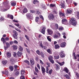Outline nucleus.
<instances>
[{"label": "nucleus", "instance_id": "obj_1", "mask_svg": "<svg viewBox=\"0 0 79 79\" xmlns=\"http://www.w3.org/2000/svg\"><path fill=\"white\" fill-rule=\"evenodd\" d=\"M70 23L72 24L73 26H75L77 24V22L76 21V19L73 18H72L70 21Z\"/></svg>", "mask_w": 79, "mask_h": 79}, {"label": "nucleus", "instance_id": "obj_2", "mask_svg": "<svg viewBox=\"0 0 79 79\" xmlns=\"http://www.w3.org/2000/svg\"><path fill=\"white\" fill-rule=\"evenodd\" d=\"M22 54L23 53L22 52H20L19 51H18L17 54L16 53H14L13 54V56L14 57H15L16 56V57H21V56L22 55Z\"/></svg>", "mask_w": 79, "mask_h": 79}, {"label": "nucleus", "instance_id": "obj_3", "mask_svg": "<svg viewBox=\"0 0 79 79\" xmlns=\"http://www.w3.org/2000/svg\"><path fill=\"white\" fill-rule=\"evenodd\" d=\"M54 54L55 55V56H54V58H55L56 60H58V59H59L60 58V56L58 54V52H54Z\"/></svg>", "mask_w": 79, "mask_h": 79}, {"label": "nucleus", "instance_id": "obj_4", "mask_svg": "<svg viewBox=\"0 0 79 79\" xmlns=\"http://www.w3.org/2000/svg\"><path fill=\"white\" fill-rule=\"evenodd\" d=\"M53 57L52 56H50L48 57V60L52 63H54V60H53Z\"/></svg>", "mask_w": 79, "mask_h": 79}, {"label": "nucleus", "instance_id": "obj_5", "mask_svg": "<svg viewBox=\"0 0 79 79\" xmlns=\"http://www.w3.org/2000/svg\"><path fill=\"white\" fill-rule=\"evenodd\" d=\"M41 27L42 29L41 31V32H42L43 34H45V29H46V28L44 26H42Z\"/></svg>", "mask_w": 79, "mask_h": 79}, {"label": "nucleus", "instance_id": "obj_6", "mask_svg": "<svg viewBox=\"0 0 79 79\" xmlns=\"http://www.w3.org/2000/svg\"><path fill=\"white\" fill-rule=\"evenodd\" d=\"M26 16L28 18H30V19H31L33 20V16H32V15L31 14H26Z\"/></svg>", "mask_w": 79, "mask_h": 79}, {"label": "nucleus", "instance_id": "obj_7", "mask_svg": "<svg viewBox=\"0 0 79 79\" xmlns=\"http://www.w3.org/2000/svg\"><path fill=\"white\" fill-rule=\"evenodd\" d=\"M62 23L64 24H68V21L67 20L65 19H62Z\"/></svg>", "mask_w": 79, "mask_h": 79}, {"label": "nucleus", "instance_id": "obj_8", "mask_svg": "<svg viewBox=\"0 0 79 79\" xmlns=\"http://www.w3.org/2000/svg\"><path fill=\"white\" fill-rule=\"evenodd\" d=\"M47 31L48 33V34H49V35H52V34H53V31H52V30L50 29H48L47 30Z\"/></svg>", "mask_w": 79, "mask_h": 79}, {"label": "nucleus", "instance_id": "obj_9", "mask_svg": "<svg viewBox=\"0 0 79 79\" xmlns=\"http://www.w3.org/2000/svg\"><path fill=\"white\" fill-rule=\"evenodd\" d=\"M59 14L60 15V16L61 18H62V17L63 18H64V14L62 13V12L60 11L59 12Z\"/></svg>", "mask_w": 79, "mask_h": 79}, {"label": "nucleus", "instance_id": "obj_10", "mask_svg": "<svg viewBox=\"0 0 79 79\" xmlns=\"http://www.w3.org/2000/svg\"><path fill=\"white\" fill-rule=\"evenodd\" d=\"M49 19H54V16L53 15L51 14H50V15L48 16Z\"/></svg>", "mask_w": 79, "mask_h": 79}, {"label": "nucleus", "instance_id": "obj_11", "mask_svg": "<svg viewBox=\"0 0 79 79\" xmlns=\"http://www.w3.org/2000/svg\"><path fill=\"white\" fill-rule=\"evenodd\" d=\"M73 9H68L67 10V12L68 14H71L73 12Z\"/></svg>", "mask_w": 79, "mask_h": 79}, {"label": "nucleus", "instance_id": "obj_12", "mask_svg": "<svg viewBox=\"0 0 79 79\" xmlns=\"http://www.w3.org/2000/svg\"><path fill=\"white\" fill-rule=\"evenodd\" d=\"M41 69L43 74L44 75H45V73L46 72L45 71V69L44 67H42V66H41Z\"/></svg>", "mask_w": 79, "mask_h": 79}, {"label": "nucleus", "instance_id": "obj_13", "mask_svg": "<svg viewBox=\"0 0 79 79\" xmlns=\"http://www.w3.org/2000/svg\"><path fill=\"white\" fill-rule=\"evenodd\" d=\"M55 65L56 70H58L60 69V66H59V65L57 64H55Z\"/></svg>", "mask_w": 79, "mask_h": 79}, {"label": "nucleus", "instance_id": "obj_14", "mask_svg": "<svg viewBox=\"0 0 79 79\" xmlns=\"http://www.w3.org/2000/svg\"><path fill=\"white\" fill-rule=\"evenodd\" d=\"M30 62L32 64V65H34V60L32 58L30 59Z\"/></svg>", "mask_w": 79, "mask_h": 79}, {"label": "nucleus", "instance_id": "obj_15", "mask_svg": "<svg viewBox=\"0 0 79 79\" xmlns=\"http://www.w3.org/2000/svg\"><path fill=\"white\" fill-rule=\"evenodd\" d=\"M7 18H10V19H13V16L11 15L8 14L7 15Z\"/></svg>", "mask_w": 79, "mask_h": 79}, {"label": "nucleus", "instance_id": "obj_16", "mask_svg": "<svg viewBox=\"0 0 79 79\" xmlns=\"http://www.w3.org/2000/svg\"><path fill=\"white\" fill-rule=\"evenodd\" d=\"M66 45V43L65 42H63L62 43L60 44V46L61 47H65Z\"/></svg>", "mask_w": 79, "mask_h": 79}, {"label": "nucleus", "instance_id": "obj_17", "mask_svg": "<svg viewBox=\"0 0 79 79\" xmlns=\"http://www.w3.org/2000/svg\"><path fill=\"white\" fill-rule=\"evenodd\" d=\"M9 9H10V7H9L7 9H4L3 8H2V7H1L0 8V10L1 11H7L8 10H9Z\"/></svg>", "mask_w": 79, "mask_h": 79}, {"label": "nucleus", "instance_id": "obj_18", "mask_svg": "<svg viewBox=\"0 0 79 79\" xmlns=\"http://www.w3.org/2000/svg\"><path fill=\"white\" fill-rule=\"evenodd\" d=\"M47 52L48 53L50 54H52V52H53V51H52V50L50 49H49L47 50Z\"/></svg>", "mask_w": 79, "mask_h": 79}, {"label": "nucleus", "instance_id": "obj_19", "mask_svg": "<svg viewBox=\"0 0 79 79\" xmlns=\"http://www.w3.org/2000/svg\"><path fill=\"white\" fill-rule=\"evenodd\" d=\"M64 71H65L66 73H68L69 72V69H68L66 67H65L64 68Z\"/></svg>", "mask_w": 79, "mask_h": 79}, {"label": "nucleus", "instance_id": "obj_20", "mask_svg": "<svg viewBox=\"0 0 79 79\" xmlns=\"http://www.w3.org/2000/svg\"><path fill=\"white\" fill-rule=\"evenodd\" d=\"M6 54H7V57H8V58H10L11 57V53H10V52H7Z\"/></svg>", "mask_w": 79, "mask_h": 79}, {"label": "nucleus", "instance_id": "obj_21", "mask_svg": "<svg viewBox=\"0 0 79 79\" xmlns=\"http://www.w3.org/2000/svg\"><path fill=\"white\" fill-rule=\"evenodd\" d=\"M60 47V46H59V45L57 44H55V49H58V48H59Z\"/></svg>", "mask_w": 79, "mask_h": 79}, {"label": "nucleus", "instance_id": "obj_22", "mask_svg": "<svg viewBox=\"0 0 79 79\" xmlns=\"http://www.w3.org/2000/svg\"><path fill=\"white\" fill-rule=\"evenodd\" d=\"M64 76L66 78V79H70V77L68 74L65 75Z\"/></svg>", "mask_w": 79, "mask_h": 79}, {"label": "nucleus", "instance_id": "obj_23", "mask_svg": "<svg viewBox=\"0 0 79 79\" xmlns=\"http://www.w3.org/2000/svg\"><path fill=\"white\" fill-rule=\"evenodd\" d=\"M58 64L60 65L61 66L64 65V62H58Z\"/></svg>", "mask_w": 79, "mask_h": 79}, {"label": "nucleus", "instance_id": "obj_24", "mask_svg": "<svg viewBox=\"0 0 79 79\" xmlns=\"http://www.w3.org/2000/svg\"><path fill=\"white\" fill-rule=\"evenodd\" d=\"M18 35H12V36L14 39H17Z\"/></svg>", "mask_w": 79, "mask_h": 79}, {"label": "nucleus", "instance_id": "obj_25", "mask_svg": "<svg viewBox=\"0 0 79 79\" xmlns=\"http://www.w3.org/2000/svg\"><path fill=\"white\" fill-rule=\"evenodd\" d=\"M10 63H14L15 62V60H14V59L13 58H11L10 59Z\"/></svg>", "mask_w": 79, "mask_h": 79}, {"label": "nucleus", "instance_id": "obj_26", "mask_svg": "<svg viewBox=\"0 0 79 79\" xmlns=\"http://www.w3.org/2000/svg\"><path fill=\"white\" fill-rule=\"evenodd\" d=\"M64 3H61V7L62 8H65V5L64 4Z\"/></svg>", "mask_w": 79, "mask_h": 79}, {"label": "nucleus", "instance_id": "obj_27", "mask_svg": "<svg viewBox=\"0 0 79 79\" xmlns=\"http://www.w3.org/2000/svg\"><path fill=\"white\" fill-rule=\"evenodd\" d=\"M13 35H18V32L15 30H13Z\"/></svg>", "mask_w": 79, "mask_h": 79}, {"label": "nucleus", "instance_id": "obj_28", "mask_svg": "<svg viewBox=\"0 0 79 79\" xmlns=\"http://www.w3.org/2000/svg\"><path fill=\"white\" fill-rule=\"evenodd\" d=\"M73 56H74L75 60H76L77 59V57L76 56V53L74 52L73 54Z\"/></svg>", "mask_w": 79, "mask_h": 79}, {"label": "nucleus", "instance_id": "obj_29", "mask_svg": "<svg viewBox=\"0 0 79 79\" xmlns=\"http://www.w3.org/2000/svg\"><path fill=\"white\" fill-rule=\"evenodd\" d=\"M11 5L12 6H16V3L13 2V1L11 2Z\"/></svg>", "mask_w": 79, "mask_h": 79}, {"label": "nucleus", "instance_id": "obj_30", "mask_svg": "<svg viewBox=\"0 0 79 79\" xmlns=\"http://www.w3.org/2000/svg\"><path fill=\"white\" fill-rule=\"evenodd\" d=\"M19 49L20 52H22L23 50V47H22L21 46H19Z\"/></svg>", "mask_w": 79, "mask_h": 79}, {"label": "nucleus", "instance_id": "obj_31", "mask_svg": "<svg viewBox=\"0 0 79 79\" xmlns=\"http://www.w3.org/2000/svg\"><path fill=\"white\" fill-rule=\"evenodd\" d=\"M21 74L23 75L25 73V71L22 70H21Z\"/></svg>", "mask_w": 79, "mask_h": 79}, {"label": "nucleus", "instance_id": "obj_32", "mask_svg": "<svg viewBox=\"0 0 79 79\" xmlns=\"http://www.w3.org/2000/svg\"><path fill=\"white\" fill-rule=\"evenodd\" d=\"M50 68V66H48L46 67V73H48V70L49 69H48Z\"/></svg>", "mask_w": 79, "mask_h": 79}, {"label": "nucleus", "instance_id": "obj_33", "mask_svg": "<svg viewBox=\"0 0 79 79\" xmlns=\"http://www.w3.org/2000/svg\"><path fill=\"white\" fill-rule=\"evenodd\" d=\"M2 63L3 64H4V65L6 64V63H7V60H2Z\"/></svg>", "mask_w": 79, "mask_h": 79}, {"label": "nucleus", "instance_id": "obj_34", "mask_svg": "<svg viewBox=\"0 0 79 79\" xmlns=\"http://www.w3.org/2000/svg\"><path fill=\"white\" fill-rule=\"evenodd\" d=\"M55 6V4H50L49 7L50 8L52 7H54Z\"/></svg>", "mask_w": 79, "mask_h": 79}, {"label": "nucleus", "instance_id": "obj_35", "mask_svg": "<svg viewBox=\"0 0 79 79\" xmlns=\"http://www.w3.org/2000/svg\"><path fill=\"white\" fill-rule=\"evenodd\" d=\"M66 2L68 3H72L73 1L72 0H66Z\"/></svg>", "mask_w": 79, "mask_h": 79}, {"label": "nucleus", "instance_id": "obj_36", "mask_svg": "<svg viewBox=\"0 0 79 79\" xmlns=\"http://www.w3.org/2000/svg\"><path fill=\"white\" fill-rule=\"evenodd\" d=\"M1 41H2L3 42V44H4L6 42V41H5V39L3 38H2L1 39Z\"/></svg>", "mask_w": 79, "mask_h": 79}, {"label": "nucleus", "instance_id": "obj_37", "mask_svg": "<svg viewBox=\"0 0 79 79\" xmlns=\"http://www.w3.org/2000/svg\"><path fill=\"white\" fill-rule=\"evenodd\" d=\"M53 37L54 39H58V36L57 35L54 34L53 35Z\"/></svg>", "mask_w": 79, "mask_h": 79}, {"label": "nucleus", "instance_id": "obj_38", "mask_svg": "<svg viewBox=\"0 0 79 79\" xmlns=\"http://www.w3.org/2000/svg\"><path fill=\"white\" fill-rule=\"evenodd\" d=\"M38 24H42V23H43L44 22V21H42V22L40 20H39L38 21V22H37Z\"/></svg>", "mask_w": 79, "mask_h": 79}, {"label": "nucleus", "instance_id": "obj_39", "mask_svg": "<svg viewBox=\"0 0 79 79\" xmlns=\"http://www.w3.org/2000/svg\"><path fill=\"white\" fill-rule=\"evenodd\" d=\"M9 68L11 70V71H13V69L14 68H13V67L12 66H10L9 67Z\"/></svg>", "mask_w": 79, "mask_h": 79}, {"label": "nucleus", "instance_id": "obj_40", "mask_svg": "<svg viewBox=\"0 0 79 79\" xmlns=\"http://www.w3.org/2000/svg\"><path fill=\"white\" fill-rule=\"evenodd\" d=\"M23 13H27V9L26 8H24L23 10Z\"/></svg>", "mask_w": 79, "mask_h": 79}, {"label": "nucleus", "instance_id": "obj_41", "mask_svg": "<svg viewBox=\"0 0 79 79\" xmlns=\"http://www.w3.org/2000/svg\"><path fill=\"white\" fill-rule=\"evenodd\" d=\"M60 56L61 58H64L65 56V54H60Z\"/></svg>", "mask_w": 79, "mask_h": 79}, {"label": "nucleus", "instance_id": "obj_42", "mask_svg": "<svg viewBox=\"0 0 79 79\" xmlns=\"http://www.w3.org/2000/svg\"><path fill=\"white\" fill-rule=\"evenodd\" d=\"M39 1H38L37 0H34L33 1V3L34 4H36L37 2H38Z\"/></svg>", "mask_w": 79, "mask_h": 79}, {"label": "nucleus", "instance_id": "obj_43", "mask_svg": "<svg viewBox=\"0 0 79 79\" xmlns=\"http://www.w3.org/2000/svg\"><path fill=\"white\" fill-rule=\"evenodd\" d=\"M39 19V17H36L35 18V21L36 22H38Z\"/></svg>", "mask_w": 79, "mask_h": 79}, {"label": "nucleus", "instance_id": "obj_44", "mask_svg": "<svg viewBox=\"0 0 79 79\" xmlns=\"http://www.w3.org/2000/svg\"><path fill=\"white\" fill-rule=\"evenodd\" d=\"M25 37H26V39L28 40V41H29V37L27 35H25Z\"/></svg>", "mask_w": 79, "mask_h": 79}, {"label": "nucleus", "instance_id": "obj_45", "mask_svg": "<svg viewBox=\"0 0 79 79\" xmlns=\"http://www.w3.org/2000/svg\"><path fill=\"white\" fill-rule=\"evenodd\" d=\"M35 72H36V73H39V69H37V67H35Z\"/></svg>", "mask_w": 79, "mask_h": 79}, {"label": "nucleus", "instance_id": "obj_46", "mask_svg": "<svg viewBox=\"0 0 79 79\" xmlns=\"http://www.w3.org/2000/svg\"><path fill=\"white\" fill-rule=\"evenodd\" d=\"M35 5L36 6H37V7H38V6H39V2L38 1Z\"/></svg>", "mask_w": 79, "mask_h": 79}, {"label": "nucleus", "instance_id": "obj_47", "mask_svg": "<svg viewBox=\"0 0 79 79\" xmlns=\"http://www.w3.org/2000/svg\"><path fill=\"white\" fill-rule=\"evenodd\" d=\"M6 46L7 47V48H8L10 47V44H9V43H6Z\"/></svg>", "mask_w": 79, "mask_h": 79}, {"label": "nucleus", "instance_id": "obj_48", "mask_svg": "<svg viewBox=\"0 0 79 79\" xmlns=\"http://www.w3.org/2000/svg\"><path fill=\"white\" fill-rule=\"evenodd\" d=\"M47 39L48 41H49V42H51L52 41V40H51V39L50 38L49 36H48L47 37Z\"/></svg>", "mask_w": 79, "mask_h": 79}, {"label": "nucleus", "instance_id": "obj_49", "mask_svg": "<svg viewBox=\"0 0 79 79\" xmlns=\"http://www.w3.org/2000/svg\"><path fill=\"white\" fill-rule=\"evenodd\" d=\"M36 53L37 54H38L39 55H40L41 54H40V51H39V50H38L36 51Z\"/></svg>", "mask_w": 79, "mask_h": 79}, {"label": "nucleus", "instance_id": "obj_50", "mask_svg": "<svg viewBox=\"0 0 79 79\" xmlns=\"http://www.w3.org/2000/svg\"><path fill=\"white\" fill-rule=\"evenodd\" d=\"M13 48L14 50H16L17 49V46L15 45L13 46Z\"/></svg>", "mask_w": 79, "mask_h": 79}, {"label": "nucleus", "instance_id": "obj_51", "mask_svg": "<svg viewBox=\"0 0 79 79\" xmlns=\"http://www.w3.org/2000/svg\"><path fill=\"white\" fill-rule=\"evenodd\" d=\"M40 47H41V48H44V46H43V44H42V42H41L40 44Z\"/></svg>", "mask_w": 79, "mask_h": 79}, {"label": "nucleus", "instance_id": "obj_52", "mask_svg": "<svg viewBox=\"0 0 79 79\" xmlns=\"http://www.w3.org/2000/svg\"><path fill=\"white\" fill-rule=\"evenodd\" d=\"M24 62L25 63H27V64H29V61L27 60H25L24 61Z\"/></svg>", "mask_w": 79, "mask_h": 79}, {"label": "nucleus", "instance_id": "obj_53", "mask_svg": "<svg viewBox=\"0 0 79 79\" xmlns=\"http://www.w3.org/2000/svg\"><path fill=\"white\" fill-rule=\"evenodd\" d=\"M55 24V26H56V29H58V24L56 23Z\"/></svg>", "mask_w": 79, "mask_h": 79}, {"label": "nucleus", "instance_id": "obj_54", "mask_svg": "<svg viewBox=\"0 0 79 79\" xmlns=\"http://www.w3.org/2000/svg\"><path fill=\"white\" fill-rule=\"evenodd\" d=\"M52 73V69H50L49 72H48V73H49V74H51Z\"/></svg>", "mask_w": 79, "mask_h": 79}, {"label": "nucleus", "instance_id": "obj_55", "mask_svg": "<svg viewBox=\"0 0 79 79\" xmlns=\"http://www.w3.org/2000/svg\"><path fill=\"white\" fill-rule=\"evenodd\" d=\"M63 29L64 28L63 27H60L58 28V29L60 31H62V30H63Z\"/></svg>", "mask_w": 79, "mask_h": 79}, {"label": "nucleus", "instance_id": "obj_56", "mask_svg": "<svg viewBox=\"0 0 79 79\" xmlns=\"http://www.w3.org/2000/svg\"><path fill=\"white\" fill-rule=\"evenodd\" d=\"M40 17L41 19H42L43 20V21H44V17L42 16V15H40Z\"/></svg>", "mask_w": 79, "mask_h": 79}, {"label": "nucleus", "instance_id": "obj_57", "mask_svg": "<svg viewBox=\"0 0 79 79\" xmlns=\"http://www.w3.org/2000/svg\"><path fill=\"white\" fill-rule=\"evenodd\" d=\"M20 79H25V77H24V76L21 75L20 77Z\"/></svg>", "mask_w": 79, "mask_h": 79}, {"label": "nucleus", "instance_id": "obj_58", "mask_svg": "<svg viewBox=\"0 0 79 79\" xmlns=\"http://www.w3.org/2000/svg\"><path fill=\"white\" fill-rule=\"evenodd\" d=\"M19 72L18 71H17L16 72L15 75H16V76H18V75H19Z\"/></svg>", "mask_w": 79, "mask_h": 79}, {"label": "nucleus", "instance_id": "obj_59", "mask_svg": "<svg viewBox=\"0 0 79 79\" xmlns=\"http://www.w3.org/2000/svg\"><path fill=\"white\" fill-rule=\"evenodd\" d=\"M30 12L31 13H34L35 12V11L34 10H30Z\"/></svg>", "mask_w": 79, "mask_h": 79}, {"label": "nucleus", "instance_id": "obj_60", "mask_svg": "<svg viewBox=\"0 0 79 79\" xmlns=\"http://www.w3.org/2000/svg\"><path fill=\"white\" fill-rule=\"evenodd\" d=\"M26 50L27 52H28V53H30V50H29L28 49L26 48Z\"/></svg>", "mask_w": 79, "mask_h": 79}, {"label": "nucleus", "instance_id": "obj_61", "mask_svg": "<svg viewBox=\"0 0 79 79\" xmlns=\"http://www.w3.org/2000/svg\"><path fill=\"white\" fill-rule=\"evenodd\" d=\"M40 63H41V64H44V62H43L42 61L40 60Z\"/></svg>", "mask_w": 79, "mask_h": 79}, {"label": "nucleus", "instance_id": "obj_62", "mask_svg": "<svg viewBox=\"0 0 79 79\" xmlns=\"http://www.w3.org/2000/svg\"><path fill=\"white\" fill-rule=\"evenodd\" d=\"M76 75L77 76V78H79V73H76Z\"/></svg>", "mask_w": 79, "mask_h": 79}, {"label": "nucleus", "instance_id": "obj_63", "mask_svg": "<svg viewBox=\"0 0 79 79\" xmlns=\"http://www.w3.org/2000/svg\"><path fill=\"white\" fill-rule=\"evenodd\" d=\"M5 74L6 75H8V71H6L5 72Z\"/></svg>", "mask_w": 79, "mask_h": 79}, {"label": "nucleus", "instance_id": "obj_64", "mask_svg": "<svg viewBox=\"0 0 79 79\" xmlns=\"http://www.w3.org/2000/svg\"><path fill=\"white\" fill-rule=\"evenodd\" d=\"M77 18L79 19V12H77Z\"/></svg>", "mask_w": 79, "mask_h": 79}]
</instances>
